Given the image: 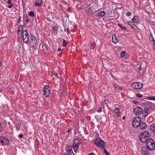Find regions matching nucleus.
I'll return each instance as SVG.
<instances>
[{"label": "nucleus", "instance_id": "f257e3e1", "mask_svg": "<svg viewBox=\"0 0 155 155\" xmlns=\"http://www.w3.org/2000/svg\"><path fill=\"white\" fill-rule=\"evenodd\" d=\"M150 134L148 131H145L139 135V138L140 141L143 143H145L149 139V137Z\"/></svg>", "mask_w": 155, "mask_h": 155}, {"label": "nucleus", "instance_id": "f03ea898", "mask_svg": "<svg viewBox=\"0 0 155 155\" xmlns=\"http://www.w3.org/2000/svg\"><path fill=\"white\" fill-rule=\"evenodd\" d=\"M147 148L148 150H152L155 148V143L153 140L150 139L146 142Z\"/></svg>", "mask_w": 155, "mask_h": 155}, {"label": "nucleus", "instance_id": "7ed1b4c3", "mask_svg": "<svg viewBox=\"0 0 155 155\" xmlns=\"http://www.w3.org/2000/svg\"><path fill=\"white\" fill-rule=\"evenodd\" d=\"M94 144L101 148H104L105 147L104 142L99 138L96 139L94 141Z\"/></svg>", "mask_w": 155, "mask_h": 155}, {"label": "nucleus", "instance_id": "20e7f679", "mask_svg": "<svg viewBox=\"0 0 155 155\" xmlns=\"http://www.w3.org/2000/svg\"><path fill=\"white\" fill-rule=\"evenodd\" d=\"M141 124V119L138 117H135L133 120V125L134 127H137Z\"/></svg>", "mask_w": 155, "mask_h": 155}, {"label": "nucleus", "instance_id": "39448f33", "mask_svg": "<svg viewBox=\"0 0 155 155\" xmlns=\"http://www.w3.org/2000/svg\"><path fill=\"white\" fill-rule=\"evenodd\" d=\"M80 144V139L78 138H76L73 142L72 147L75 152L77 151V149Z\"/></svg>", "mask_w": 155, "mask_h": 155}, {"label": "nucleus", "instance_id": "423d86ee", "mask_svg": "<svg viewBox=\"0 0 155 155\" xmlns=\"http://www.w3.org/2000/svg\"><path fill=\"white\" fill-rule=\"evenodd\" d=\"M143 84L140 83L139 82H134L131 85V87L134 88L135 89H140L143 86Z\"/></svg>", "mask_w": 155, "mask_h": 155}, {"label": "nucleus", "instance_id": "0eeeda50", "mask_svg": "<svg viewBox=\"0 0 155 155\" xmlns=\"http://www.w3.org/2000/svg\"><path fill=\"white\" fill-rule=\"evenodd\" d=\"M0 143L2 146L7 145L9 143V140L7 138L2 136L0 137Z\"/></svg>", "mask_w": 155, "mask_h": 155}, {"label": "nucleus", "instance_id": "6e6552de", "mask_svg": "<svg viewBox=\"0 0 155 155\" xmlns=\"http://www.w3.org/2000/svg\"><path fill=\"white\" fill-rule=\"evenodd\" d=\"M22 39L24 42L27 43L28 42V33L26 30H24L22 32Z\"/></svg>", "mask_w": 155, "mask_h": 155}, {"label": "nucleus", "instance_id": "1a4fd4ad", "mask_svg": "<svg viewBox=\"0 0 155 155\" xmlns=\"http://www.w3.org/2000/svg\"><path fill=\"white\" fill-rule=\"evenodd\" d=\"M144 109L147 110H150V109L152 108V103L149 101H144L142 103Z\"/></svg>", "mask_w": 155, "mask_h": 155}, {"label": "nucleus", "instance_id": "9d476101", "mask_svg": "<svg viewBox=\"0 0 155 155\" xmlns=\"http://www.w3.org/2000/svg\"><path fill=\"white\" fill-rule=\"evenodd\" d=\"M50 93V89L48 85H45L44 87V95L46 97H48Z\"/></svg>", "mask_w": 155, "mask_h": 155}, {"label": "nucleus", "instance_id": "9b49d317", "mask_svg": "<svg viewBox=\"0 0 155 155\" xmlns=\"http://www.w3.org/2000/svg\"><path fill=\"white\" fill-rule=\"evenodd\" d=\"M142 108L140 107H137L134 108L133 112L134 114L137 115H139L142 113Z\"/></svg>", "mask_w": 155, "mask_h": 155}, {"label": "nucleus", "instance_id": "f8f14e48", "mask_svg": "<svg viewBox=\"0 0 155 155\" xmlns=\"http://www.w3.org/2000/svg\"><path fill=\"white\" fill-rule=\"evenodd\" d=\"M151 113V110H147L145 109L143 110L142 109V113L141 114H142L143 117H146L148 116V114H150Z\"/></svg>", "mask_w": 155, "mask_h": 155}, {"label": "nucleus", "instance_id": "ddd939ff", "mask_svg": "<svg viewBox=\"0 0 155 155\" xmlns=\"http://www.w3.org/2000/svg\"><path fill=\"white\" fill-rule=\"evenodd\" d=\"M147 147L146 146L143 147L141 149L142 154L143 155H149V152L147 150Z\"/></svg>", "mask_w": 155, "mask_h": 155}, {"label": "nucleus", "instance_id": "4468645a", "mask_svg": "<svg viewBox=\"0 0 155 155\" xmlns=\"http://www.w3.org/2000/svg\"><path fill=\"white\" fill-rule=\"evenodd\" d=\"M42 48L44 50L47 51L48 50V48H49V43H46V42L43 41L42 42Z\"/></svg>", "mask_w": 155, "mask_h": 155}, {"label": "nucleus", "instance_id": "2eb2a0df", "mask_svg": "<svg viewBox=\"0 0 155 155\" xmlns=\"http://www.w3.org/2000/svg\"><path fill=\"white\" fill-rule=\"evenodd\" d=\"M139 126L140 129L143 130L145 129L147 127L146 124L144 122L142 123Z\"/></svg>", "mask_w": 155, "mask_h": 155}, {"label": "nucleus", "instance_id": "dca6fc26", "mask_svg": "<svg viewBox=\"0 0 155 155\" xmlns=\"http://www.w3.org/2000/svg\"><path fill=\"white\" fill-rule=\"evenodd\" d=\"M42 0H36L35 4L36 6H39L42 4Z\"/></svg>", "mask_w": 155, "mask_h": 155}, {"label": "nucleus", "instance_id": "f3484780", "mask_svg": "<svg viewBox=\"0 0 155 155\" xmlns=\"http://www.w3.org/2000/svg\"><path fill=\"white\" fill-rule=\"evenodd\" d=\"M150 38L151 41H152V43L153 44V47L155 48V41H154L152 35L151 33L150 35Z\"/></svg>", "mask_w": 155, "mask_h": 155}, {"label": "nucleus", "instance_id": "a211bd4d", "mask_svg": "<svg viewBox=\"0 0 155 155\" xmlns=\"http://www.w3.org/2000/svg\"><path fill=\"white\" fill-rule=\"evenodd\" d=\"M112 42L114 44H116L118 41V40L116 38L115 35L113 34L112 37Z\"/></svg>", "mask_w": 155, "mask_h": 155}, {"label": "nucleus", "instance_id": "6ab92c4d", "mask_svg": "<svg viewBox=\"0 0 155 155\" xmlns=\"http://www.w3.org/2000/svg\"><path fill=\"white\" fill-rule=\"evenodd\" d=\"M127 24L130 26L131 28H135L136 27V25L132 22H127Z\"/></svg>", "mask_w": 155, "mask_h": 155}, {"label": "nucleus", "instance_id": "aec40b11", "mask_svg": "<svg viewBox=\"0 0 155 155\" xmlns=\"http://www.w3.org/2000/svg\"><path fill=\"white\" fill-rule=\"evenodd\" d=\"M67 152L68 153H73V151L72 150V147L71 146H69L67 147Z\"/></svg>", "mask_w": 155, "mask_h": 155}, {"label": "nucleus", "instance_id": "412c9836", "mask_svg": "<svg viewBox=\"0 0 155 155\" xmlns=\"http://www.w3.org/2000/svg\"><path fill=\"white\" fill-rule=\"evenodd\" d=\"M138 18L137 16H134L132 19V21L134 22L137 23L138 21Z\"/></svg>", "mask_w": 155, "mask_h": 155}, {"label": "nucleus", "instance_id": "4be33fe9", "mask_svg": "<svg viewBox=\"0 0 155 155\" xmlns=\"http://www.w3.org/2000/svg\"><path fill=\"white\" fill-rule=\"evenodd\" d=\"M150 129L153 132L155 131V123L152 124L150 126Z\"/></svg>", "mask_w": 155, "mask_h": 155}, {"label": "nucleus", "instance_id": "5701e85b", "mask_svg": "<svg viewBox=\"0 0 155 155\" xmlns=\"http://www.w3.org/2000/svg\"><path fill=\"white\" fill-rule=\"evenodd\" d=\"M7 3L10 5L7 6L8 8H10L13 7L12 4L11 3V0H8L7 1Z\"/></svg>", "mask_w": 155, "mask_h": 155}, {"label": "nucleus", "instance_id": "b1692460", "mask_svg": "<svg viewBox=\"0 0 155 155\" xmlns=\"http://www.w3.org/2000/svg\"><path fill=\"white\" fill-rule=\"evenodd\" d=\"M23 29V26L22 25H19L18 30V35L19 34L20 31H22Z\"/></svg>", "mask_w": 155, "mask_h": 155}, {"label": "nucleus", "instance_id": "393cba45", "mask_svg": "<svg viewBox=\"0 0 155 155\" xmlns=\"http://www.w3.org/2000/svg\"><path fill=\"white\" fill-rule=\"evenodd\" d=\"M114 111L116 113L118 116H120V112L117 108H115L114 110Z\"/></svg>", "mask_w": 155, "mask_h": 155}, {"label": "nucleus", "instance_id": "a878e982", "mask_svg": "<svg viewBox=\"0 0 155 155\" xmlns=\"http://www.w3.org/2000/svg\"><path fill=\"white\" fill-rule=\"evenodd\" d=\"M105 13L104 11H101L98 13V15L99 16H103L105 15Z\"/></svg>", "mask_w": 155, "mask_h": 155}, {"label": "nucleus", "instance_id": "bb28decb", "mask_svg": "<svg viewBox=\"0 0 155 155\" xmlns=\"http://www.w3.org/2000/svg\"><path fill=\"white\" fill-rule=\"evenodd\" d=\"M31 39L32 40L36 41L37 40V38L35 37L33 34L31 35Z\"/></svg>", "mask_w": 155, "mask_h": 155}, {"label": "nucleus", "instance_id": "cd10ccee", "mask_svg": "<svg viewBox=\"0 0 155 155\" xmlns=\"http://www.w3.org/2000/svg\"><path fill=\"white\" fill-rule=\"evenodd\" d=\"M93 43H92V42H91L89 44V45L90 48L91 49H93L94 48V47L93 45Z\"/></svg>", "mask_w": 155, "mask_h": 155}, {"label": "nucleus", "instance_id": "c85d7f7f", "mask_svg": "<svg viewBox=\"0 0 155 155\" xmlns=\"http://www.w3.org/2000/svg\"><path fill=\"white\" fill-rule=\"evenodd\" d=\"M118 26L121 28L122 29H124V30H126L127 29L125 27L121 25L118 24Z\"/></svg>", "mask_w": 155, "mask_h": 155}, {"label": "nucleus", "instance_id": "c756f323", "mask_svg": "<svg viewBox=\"0 0 155 155\" xmlns=\"http://www.w3.org/2000/svg\"><path fill=\"white\" fill-rule=\"evenodd\" d=\"M67 45V43L65 40L63 39L62 46L63 47H65Z\"/></svg>", "mask_w": 155, "mask_h": 155}, {"label": "nucleus", "instance_id": "7c9ffc66", "mask_svg": "<svg viewBox=\"0 0 155 155\" xmlns=\"http://www.w3.org/2000/svg\"><path fill=\"white\" fill-rule=\"evenodd\" d=\"M148 99L149 100H154L155 101V97L153 96V97H148Z\"/></svg>", "mask_w": 155, "mask_h": 155}, {"label": "nucleus", "instance_id": "2f4dec72", "mask_svg": "<svg viewBox=\"0 0 155 155\" xmlns=\"http://www.w3.org/2000/svg\"><path fill=\"white\" fill-rule=\"evenodd\" d=\"M103 149L104 153L106 155H107V154H108L109 153L107 151L106 149L105 148V147Z\"/></svg>", "mask_w": 155, "mask_h": 155}, {"label": "nucleus", "instance_id": "473e14b6", "mask_svg": "<svg viewBox=\"0 0 155 155\" xmlns=\"http://www.w3.org/2000/svg\"><path fill=\"white\" fill-rule=\"evenodd\" d=\"M20 124H17L16 126V129L17 130H19L20 127Z\"/></svg>", "mask_w": 155, "mask_h": 155}, {"label": "nucleus", "instance_id": "72a5a7b5", "mask_svg": "<svg viewBox=\"0 0 155 155\" xmlns=\"http://www.w3.org/2000/svg\"><path fill=\"white\" fill-rule=\"evenodd\" d=\"M125 51H123L121 53V55L120 57L121 58H123L125 54Z\"/></svg>", "mask_w": 155, "mask_h": 155}, {"label": "nucleus", "instance_id": "f704fd0d", "mask_svg": "<svg viewBox=\"0 0 155 155\" xmlns=\"http://www.w3.org/2000/svg\"><path fill=\"white\" fill-rule=\"evenodd\" d=\"M29 15L31 16L34 17V13L33 12L31 11L29 12Z\"/></svg>", "mask_w": 155, "mask_h": 155}, {"label": "nucleus", "instance_id": "c9c22d12", "mask_svg": "<svg viewBox=\"0 0 155 155\" xmlns=\"http://www.w3.org/2000/svg\"><path fill=\"white\" fill-rule=\"evenodd\" d=\"M52 29L53 30L56 31H57L58 30V27L56 26H54L52 28Z\"/></svg>", "mask_w": 155, "mask_h": 155}, {"label": "nucleus", "instance_id": "e433bc0d", "mask_svg": "<svg viewBox=\"0 0 155 155\" xmlns=\"http://www.w3.org/2000/svg\"><path fill=\"white\" fill-rule=\"evenodd\" d=\"M114 87L115 88H117L118 89H122V88L121 87H118V86L116 85H114Z\"/></svg>", "mask_w": 155, "mask_h": 155}, {"label": "nucleus", "instance_id": "4c0bfd02", "mask_svg": "<svg viewBox=\"0 0 155 155\" xmlns=\"http://www.w3.org/2000/svg\"><path fill=\"white\" fill-rule=\"evenodd\" d=\"M136 96L139 98H141L143 97V95L141 94H136Z\"/></svg>", "mask_w": 155, "mask_h": 155}, {"label": "nucleus", "instance_id": "58836bf2", "mask_svg": "<svg viewBox=\"0 0 155 155\" xmlns=\"http://www.w3.org/2000/svg\"><path fill=\"white\" fill-rule=\"evenodd\" d=\"M102 109V108L101 107H99L98 110H97V111L98 112H101V111Z\"/></svg>", "mask_w": 155, "mask_h": 155}, {"label": "nucleus", "instance_id": "ea45409f", "mask_svg": "<svg viewBox=\"0 0 155 155\" xmlns=\"http://www.w3.org/2000/svg\"><path fill=\"white\" fill-rule=\"evenodd\" d=\"M131 13L130 12H127V13L126 15L127 16H128L130 15H131Z\"/></svg>", "mask_w": 155, "mask_h": 155}, {"label": "nucleus", "instance_id": "a19ab883", "mask_svg": "<svg viewBox=\"0 0 155 155\" xmlns=\"http://www.w3.org/2000/svg\"><path fill=\"white\" fill-rule=\"evenodd\" d=\"M29 21V19L28 17V16L26 17V22H28Z\"/></svg>", "mask_w": 155, "mask_h": 155}, {"label": "nucleus", "instance_id": "79ce46f5", "mask_svg": "<svg viewBox=\"0 0 155 155\" xmlns=\"http://www.w3.org/2000/svg\"><path fill=\"white\" fill-rule=\"evenodd\" d=\"M108 101L107 100H105V101H104V103L105 104H106L107 105V104H108Z\"/></svg>", "mask_w": 155, "mask_h": 155}, {"label": "nucleus", "instance_id": "37998d69", "mask_svg": "<svg viewBox=\"0 0 155 155\" xmlns=\"http://www.w3.org/2000/svg\"><path fill=\"white\" fill-rule=\"evenodd\" d=\"M23 135L22 134H20L19 135V137L20 138H22L23 137Z\"/></svg>", "mask_w": 155, "mask_h": 155}, {"label": "nucleus", "instance_id": "c03bdc74", "mask_svg": "<svg viewBox=\"0 0 155 155\" xmlns=\"http://www.w3.org/2000/svg\"><path fill=\"white\" fill-rule=\"evenodd\" d=\"M20 17H19V18L17 20V22L18 23H20Z\"/></svg>", "mask_w": 155, "mask_h": 155}, {"label": "nucleus", "instance_id": "a18cd8bd", "mask_svg": "<svg viewBox=\"0 0 155 155\" xmlns=\"http://www.w3.org/2000/svg\"><path fill=\"white\" fill-rule=\"evenodd\" d=\"M1 123L0 122V132L2 130V127L1 126Z\"/></svg>", "mask_w": 155, "mask_h": 155}, {"label": "nucleus", "instance_id": "49530a36", "mask_svg": "<svg viewBox=\"0 0 155 155\" xmlns=\"http://www.w3.org/2000/svg\"><path fill=\"white\" fill-rule=\"evenodd\" d=\"M88 155H97L95 154L94 153H91L88 154Z\"/></svg>", "mask_w": 155, "mask_h": 155}, {"label": "nucleus", "instance_id": "de8ad7c7", "mask_svg": "<svg viewBox=\"0 0 155 155\" xmlns=\"http://www.w3.org/2000/svg\"><path fill=\"white\" fill-rule=\"evenodd\" d=\"M134 104H138V102L137 101H134Z\"/></svg>", "mask_w": 155, "mask_h": 155}, {"label": "nucleus", "instance_id": "09e8293b", "mask_svg": "<svg viewBox=\"0 0 155 155\" xmlns=\"http://www.w3.org/2000/svg\"><path fill=\"white\" fill-rule=\"evenodd\" d=\"M53 75L55 77H58V75L56 74H54Z\"/></svg>", "mask_w": 155, "mask_h": 155}, {"label": "nucleus", "instance_id": "8fccbe9b", "mask_svg": "<svg viewBox=\"0 0 155 155\" xmlns=\"http://www.w3.org/2000/svg\"><path fill=\"white\" fill-rule=\"evenodd\" d=\"M67 31L68 33L69 34V29L68 28H67Z\"/></svg>", "mask_w": 155, "mask_h": 155}, {"label": "nucleus", "instance_id": "3c124183", "mask_svg": "<svg viewBox=\"0 0 155 155\" xmlns=\"http://www.w3.org/2000/svg\"><path fill=\"white\" fill-rule=\"evenodd\" d=\"M71 131V129L70 128L68 129V130L67 131V132L68 133H70Z\"/></svg>", "mask_w": 155, "mask_h": 155}, {"label": "nucleus", "instance_id": "603ef678", "mask_svg": "<svg viewBox=\"0 0 155 155\" xmlns=\"http://www.w3.org/2000/svg\"><path fill=\"white\" fill-rule=\"evenodd\" d=\"M141 69H142V68L141 67H140L138 68V70H139L140 71V70H141Z\"/></svg>", "mask_w": 155, "mask_h": 155}, {"label": "nucleus", "instance_id": "864d4df0", "mask_svg": "<svg viewBox=\"0 0 155 155\" xmlns=\"http://www.w3.org/2000/svg\"><path fill=\"white\" fill-rule=\"evenodd\" d=\"M61 48H58V51H61Z\"/></svg>", "mask_w": 155, "mask_h": 155}, {"label": "nucleus", "instance_id": "5fc2aeb1", "mask_svg": "<svg viewBox=\"0 0 155 155\" xmlns=\"http://www.w3.org/2000/svg\"><path fill=\"white\" fill-rule=\"evenodd\" d=\"M2 65V63L0 61V66H1Z\"/></svg>", "mask_w": 155, "mask_h": 155}, {"label": "nucleus", "instance_id": "6e6d98bb", "mask_svg": "<svg viewBox=\"0 0 155 155\" xmlns=\"http://www.w3.org/2000/svg\"><path fill=\"white\" fill-rule=\"evenodd\" d=\"M68 154H69V155H73V153H71V154H70V153H69Z\"/></svg>", "mask_w": 155, "mask_h": 155}, {"label": "nucleus", "instance_id": "4d7b16f0", "mask_svg": "<svg viewBox=\"0 0 155 155\" xmlns=\"http://www.w3.org/2000/svg\"><path fill=\"white\" fill-rule=\"evenodd\" d=\"M122 119H123V120H124V119H125V117H122Z\"/></svg>", "mask_w": 155, "mask_h": 155}, {"label": "nucleus", "instance_id": "13d9d810", "mask_svg": "<svg viewBox=\"0 0 155 155\" xmlns=\"http://www.w3.org/2000/svg\"><path fill=\"white\" fill-rule=\"evenodd\" d=\"M66 31V28H65L64 31Z\"/></svg>", "mask_w": 155, "mask_h": 155}, {"label": "nucleus", "instance_id": "bf43d9fd", "mask_svg": "<svg viewBox=\"0 0 155 155\" xmlns=\"http://www.w3.org/2000/svg\"><path fill=\"white\" fill-rule=\"evenodd\" d=\"M73 155H75L74 153L73 152Z\"/></svg>", "mask_w": 155, "mask_h": 155}, {"label": "nucleus", "instance_id": "052dcab7", "mask_svg": "<svg viewBox=\"0 0 155 155\" xmlns=\"http://www.w3.org/2000/svg\"><path fill=\"white\" fill-rule=\"evenodd\" d=\"M64 155H67V154H65Z\"/></svg>", "mask_w": 155, "mask_h": 155}]
</instances>
